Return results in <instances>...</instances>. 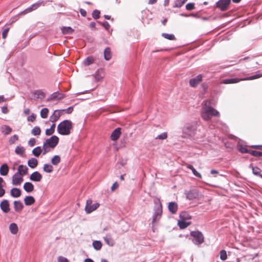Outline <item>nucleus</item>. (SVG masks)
Wrapping results in <instances>:
<instances>
[{
    "mask_svg": "<svg viewBox=\"0 0 262 262\" xmlns=\"http://www.w3.org/2000/svg\"><path fill=\"white\" fill-rule=\"evenodd\" d=\"M18 140V137L16 135H14L11 137L9 140V143L10 145H12L15 143L16 141Z\"/></svg>",
    "mask_w": 262,
    "mask_h": 262,
    "instance_id": "nucleus-48",
    "label": "nucleus"
},
{
    "mask_svg": "<svg viewBox=\"0 0 262 262\" xmlns=\"http://www.w3.org/2000/svg\"><path fill=\"white\" fill-rule=\"evenodd\" d=\"M23 176L17 172H16L12 178V183L14 185H20L23 182Z\"/></svg>",
    "mask_w": 262,
    "mask_h": 262,
    "instance_id": "nucleus-7",
    "label": "nucleus"
},
{
    "mask_svg": "<svg viewBox=\"0 0 262 262\" xmlns=\"http://www.w3.org/2000/svg\"><path fill=\"white\" fill-rule=\"evenodd\" d=\"M99 205H100L98 203L93 204L92 200L91 199H89L87 200L86 203L85 210L86 213H90L96 210L99 207Z\"/></svg>",
    "mask_w": 262,
    "mask_h": 262,
    "instance_id": "nucleus-3",
    "label": "nucleus"
},
{
    "mask_svg": "<svg viewBox=\"0 0 262 262\" xmlns=\"http://www.w3.org/2000/svg\"><path fill=\"white\" fill-rule=\"evenodd\" d=\"M63 34H71L74 32V29L70 27H63L61 28Z\"/></svg>",
    "mask_w": 262,
    "mask_h": 262,
    "instance_id": "nucleus-28",
    "label": "nucleus"
},
{
    "mask_svg": "<svg viewBox=\"0 0 262 262\" xmlns=\"http://www.w3.org/2000/svg\"><path fill=\"white\" fill-rule=\"evenodd\" d=\"M100 14V11L98 10H94L92 13V16H99Z\"/></svg>",
    "mask_w": 262,
    "mask_h": 262,
    "instance_id": "nucleus-59",
    "label": "nucleus"
},
{
    "mask_svg": "<svg viewBox=\"0 0 262 262\" xmlns=\"http://www.w3.org/2000/svg\"><path fill=\"white\" fill-rule=\"evenodd\" d=\"M64 97V95L62 94L59 93L57 92L54 93L51 96L49 100H60Z\"/></svg>",
    "mask_w": 262,
    "mask_h": 262,
    "instance_id": "nucleus-17",
    "label": "nucleus"
},
{
    "mask_svg": "<svg viewBox=\"0 0 262 262\" xmlns=\"http://www.w3.org/2000/svg\"><path fill=\"white\" fill-rule=\"evenodd\" d=\"M9 30H10L9 28H7L4 29V30H3V31L2 32V37L3 39L6 38L8 33L9 31Z\"/></svg>",
    "mask_w": 262,
    "mask_h": 262,
    "instance_id": "nucleus-52",
    "label": "nucleus"
},
{
    "mask_svg": "<svg viewBox=\"0 0 262 262\" xmlns=\"http://www.w3.org/2000/svg\"><path fill=\"white\" fill-rule=\"evenodd\" d=\"M14 207L16 212H20L23 209L24 206L20 201H15L14 202Z\"/></svg>",
    "mask_w": 262,
    "mask_h": 262,
    "instance_id": "nucleus-22",
    "label": "nucleus"
},
{
    "mask_svg": "<svg viewBox=\"0 0 262 262\" xmlns=\"http://www.w3.org/2000/svg\"><path fill=\"white\" fill-rule=\"evenodd\" d=\"M34 95L38 99H43L46 97V93L42 90H36L34 93Z\"/></svg>",
    "mask_w": 262,
    "mask_h": 262,
    "instance_id": "nucleus-23",
    "label": "nucleus"
},
{
    "mask_svg": "<svg viewBox=\"0 0 262 262\" xmlns=\"http://www.w3.org/2000/svg\"><path fill=\"white\" fill-rule=\"evenodd\" d=\"M43 154L45 155L49 151L48 148H49L45 143L43 144Z\"/></svg>",
    "mask_w": 262,
    "mask_h": 262,
    "instance_id": "nucleus-56",
    "label": "nucleus"
},
{
    "mask_svg": "<svg viewBox=\"0 0 262 262\" xmlns=\"http://www.w3.org/2000/svg\"><path fill=\"white\" fill-rule=\"evenodd\" d=\"M35 199L32 196H27L24 199V202L26 205L30 206L35 203Z\"/></svg>",
    "mask_w": 262,
    "mask_h": 262,
    "instance_id": "nucleus-25",
    "label": "nucleus"
},
{
    "mask_svg": "<svg viewBox=\"0 0 262 262\" xmlns=\"http://www.w3.org/2000/svg\"><path fill=\"white\" fill-rule=\"evenodd\" d=\"M227 258L226 251L222 250L220 251V258L222 260H225Z\"/></svg>",
    "mask_w": 262,
    "mask_h": 262,
    "instance_id": "nucleus-50",
    "label": "nucleus"
},
{
    "mask_svg": "<svg viewBox=\"0 0 262 262\" xmlns=\"http://www.w3.org/2000/svg\"><path fill=\"white\" fill-rule=\"evenodd\" d=\"M261 77H262V74H257L255 75L250 76V77H248L246 78H244L243 80H251L259 78Z\"/></svg>",
    "mask_w": 262,
    "mask_h": 262,
    "instance_id": "nucleus-47",
    "label": "nucleus"
},
{
    "mask_svg": "<svg viewBox=\"0 0 262 262\" xmlns=\"http://www.w3.org/2000/svg\"><path fill=\"white\" fill-rule=\"evenodd\" d=\"M2 133L5 135H9L12 131V128L8 125H3L1 127Z\"/></svg>",
    "mask_w": 262,
    "mask_h": 262,
    "instance_id": "nucleus-20",
    "label": "nucleus"
},
{
    "mask_svg": "<svg viewBox=\"0 0 262 262\" xmlns=\"http://www.w3.org/2000/svg\"><path fill=\"white\" fill-rule=\"evenodd\" d=\"M104 57L105 60H109L112 57L111 49L107 48L104 51Z\"/></svg>",
    "mask_w": 262,
    "mask_h": 262,
    "instance_id": "nucleus-33",
    "label": "nucleus"
},
{
    "mask_svg": "<svg viewBox=\"0 0 262 262\" xmlns=\"http://www.w3.org/2000/svg\"><path fill=\"white\" fill-rule=\"evenodd\" d=\"M31 134L34 136H39L41 134V129L39 126H35L31 130Z\"/></svg>",
    "mask_w": 262,
    "mask_h": 262,
    "instance_id": "nucleus-38",
    "label": "nucleus"
},
{
    "mask_svg": "<svg viewBox=\"0 0 262 262\" xmlns=\"http://www.w3.org/2000/svg\"><path fill=\"white\" fill-rule=\"evenodd\" d=\"M202 80V75H199L189 80V84L193 88H195Z\"/></svg>",
    "mask_w": 262,
    "mask_h": 262,
    "instance_id": "nucleus-8",
    "label": "nucleus"
},
{
    "mask_svg": "<svg viewBox=\"0 0 262 262\" xmlns=\"http://www.w3.org/2000/svg\"><path fill=\"white\" fill-rule=\"evenodd\" d=\"M59 138L56 136H53L47 139L44 142L49 147L54 148L59 142Z\"/></svg>",
    "mask_w": 262,
    "mask_h": 262,
    "instance_id": "nucleus-4",
    "label": "nucleus"
},
{
    "mask_svg": "<svg viewBox=\"0 0 262 262\" xmlns=\"http://www.w3.org/2000/svg\"><path fill=\"white\" fill-rule=\"evenodd\" d=\"M210 101L206 100L204 102V105L202 107V117L205 120H209L211 116H219V112L209 106Z\"/></svg>",
    "mask_w": 262,
    "mask_h": 262,
    "instance_id": "nucleus-1",
    "label": "nucleus"
},
{
    "mask_svg": "<svg viewBox=\"0 0 262 262\" xmlns=\"http://www.w3.org/2000/svg\"><path fill=\"white\" fill-rule=\"evenodd\" d=\"M34 188V185L31 182H26L24 185V189L28 192L33 191Z\"/></svg>",
    "mask_w": 262,
    "mask_h": 262,
    "instance_id": "nucleus-21",
    "label": "nucleus"
},
{
    "mask_svg": "<svg viewBox=\"0 0 262 262\" xmlns=\"http://www.w3.org/2000/svg\"><path fill=\"white\" fill-rule=\"evenodd\" d=\"M178 224L181 229H185L190 225V222H187L186 220H180L178 221Z\"/></svg>",
    "mask_w": 262,
    "mask_h": 262,
    "instance_id": "nucleus-27",
    "label": "nucleus"
},
{
    "mask_svg": "<svg viewBox=\"0 0 262 262\" xmlns=\"http://www.w3.org/2000/svg\"><path fill=\"white\" fill-rule=\"evenodd\" d=\"M49 113V110L47 108H44L40 111V116L42 118H47Z\"/></svg>",
    "mask_w": 262,
    "mask_h": 262,
    "instance_id": "nucleus-45",
    "label": "nucleus"
},
{
    "mask_svg": "<svg viewBox=\"0 0 262 262\" xmlns=\"http://www.w3.org/2000/svg\"><path fill=\"white\" fill-rule=\"evenodd\" d=\"M121 128L118 127L115 129L111 134V138L113 141H116L121 135Z\"/></svg>",
    "mask_w": 262,
    "mask_h": 262,
    "instance_id": "nucleus-12",
    "label": "nucleus"
},
{
    "mask_svg": "<svg viewBox=\"0 0 262 262\" xmlns=\"http://www.w3.org/2000/svg\"><path fill=\"white\" fill-rule=\"evenodd\" d=\"M11 195L14 198H18L21 195V192L19 189L13 188L10 191Z\"/></svg>",
    "mask_w": 262,
    "mask_h": 262,
    "instance_id": "nucleus-19",
    "label": "nucleus"
},
{
    "mask_svg": "<svg viewBox=\"0 0 262 262\" xmlns=\"http://www.w3.org/2000/svg\"><path fill=\"white\" fill-rule=\"evenodd\" d=\"M80 12L81 15L83 16H85L86 15V11L83 9H80Z\"/></svg>",
    "mask_w": 262,
    "mask_h": 262,
    "instance_id": "nucleus-63",
    "label": "nucleus"
},
{
    "mask_svg": "<svg viewBox=\"0 0 262 262\" xmlns=\"http://www.w3.org/2000/svg\"><path fill=\"white\" fill-rule=\"evenodd\" d=\"M105 243L110 246H113L115 244L114 240L110 237L106 236L104 237Z\"/></svg>",
    "mask_w": 262,
    "mask_h": 262,
    "instance_id": "nucleus-41",
    "label": "nucleus"
},
{
    "mask_svg": "<svg viewBox=\"0 0 262 262\" xmlns=\"http://www.w3.org/2000/svg\"><path fill=\"white\" fill-rule=\"evenodd\" d=\"M25 149L24 148V147L23 146H16L15 150V153L16 154L19 155H22L25 152Z\"/></svg>",
    "mask_w": 262,
    "mask_h": 262,
    "instance_id": "nucleus-44",
    "label": "nucleus"
},
{
    "mask_svg": "<svg viewBox=\"0 0 262 262\" xmlns=\"http://www.w3.org/2000/svg\"><path fill=\"white\" fill-rule=\"evenodd\" d=\"M93 246L95 250H99L101 249L102 244L99 241H95L93 243Z\"/></svg>",
    "mask_w": 262,
    "mask_h": 262,
    "instance_id": "nucleus-37",
    "label": "nucleus"
},
{
    "mask_svg": "<svg viewBox=\"0 0 262 262\" xmlns=\"http://www.w3.org/2000/svg\"><path fill=\"white\" fill-rule=\"evenodd\" d=\"M42 178V175L38 171L33 172L30 177V179L34 182H40Z\"/></svg>",
    "mask_w": 262,
    "mask_h": 262,
    "instance_id": "nucleus-10",
    "label": "nucleus"
},
{
    "mask_svg": "<svg viewBox=\"0 0 262 262\" xmlns=\"http://www.w3.org/2000/svg\"><path fill=\"white\" fill-rule=\"evenodd\" d=\"M0 207L5 213H7L10 211L9 203L8 200H3L0 204Z\"/></svg>",
    "mask_w": 262,
    "mask_h": 262,
    "instance_id": "nucleus-11",
    "label": "nucleus"
},
{
    "mask_svg": "<svg viewBox=\"0 0 262 262\" xmlns=\"http://www.w3.org/2000/svg\"><path fill=\"white\" fill-rule=\"evenodd\" d=\"M4 183V180L0 177V198L3 196L5 193V190L3 188V183Z\"/></svg>",
    "mask_w": 262,
    "mask_h": 262,
    "instance_id": "nucleus-43",
    "label": "nucleus"
},
{
    "mask_svg": "<svg viewBox=\"0 0 262 262\" xmlns=\"http://www.w3.org/2000/svg\"><path fill=\"white\" fill-rule=\"evenodd\" d=\"M28 164L30 167L34 168L38 165V161L36 159L32 158L28 160Z\"/></svg>",
    "mask_w": 262,
    "mask_h": 262,
    "instance_id": "nucleus-24",
    "label": "nucleus"
},
{
    "mask_svg": "<svg viewBox=\"0 0 262 262\" xmlns=\"http://www.w3.org/2000/svg\"><path fill=\"white\" fill-rule=\"evenodd\" d=\"M180 220H190L191 217L189 213L186 211H183L180 214Z\"/></svg>",
    "mask_w": 262,
    "mask_h": 262,
    "instance_id": "nucleus-31",
    "label": "nucleus"
},
{
    "mask_svg": "<svg viewBox=\"0 0 262 262\" xmlns=\"http://www.w3.org/2000/svg\"><path fill=\"white\" fill-rule=\"evenodd\" d=\"M60 116V114L59 113L57 112V111H55L54 114L52 116H51V120L52 122H56L57 121Z\"/></svg>",
    "mask_w": 262,
    "mask_h": 262,
    "instance_id": "nucleus-42",
    "label": "nucleus"
},
{
    "mask_svg": "<svg viewBox=\"0 0 262 262\" xmlns=\"http://www.w3.org/2000/svg\"><path fill=\"white\" fill-rule=\"evenodd\" d=\"M231 0H219L216 3V7L222 11H226L230 4Z\"/></svg>",
    "mask_w": 262,
    "mask_h": 262,
    "instance_id": "nucleus-6",
    "label": "nucleus"
},
{
    "mask_svg": "<svg viewBox=\"0 0 262 262\" xmlns=\"http://www.w3.org/2000/svg\"><path fill=\"white\" fill-rule=\"evenodd\" d=\"M73 127V123L70 120H65L58 125L57 131L61 135H69Z\"/></svg>",
    "mask_w": 262,
    "mask_h": 262,
    "instance_id": "nucleus-2",
    "label": "nucleus"
},
{
    "mask_svg": "<svg viewBox=\"0 0 262 262\" xmlns=\"http://www.w3.org/2000/svg\"><path fill=\"white\" fill-rule=\"evenodd\" d=\"M252 172L254 174L262 178V170L259 168L253 167L252 168Z\"/></svg>",
    "mask_w": 262,
    "mask_h": 262,
    "instance_id": "nucleus-35",
    "label": "nucleus"
},
{
    "mask_svg": "<svg viewBox=\"0 0 262 262\" xmlns=\"http://www.w3.org/2000/svg\"><path fill=\"white\" fill-rule=\"evenodd\" d=\"M39 5H40L39 4H34L33 5H32L30 7L26 9L24 11H23L20 13V14L21 15H25V14H27L28 13L32 11L33 10L36 9L38 7H39Z\"/></svg>",
    "mask_w": 262,
    "mask_h": 262,
    "instance_id": "nucleus-18",
    "label": "nucleus"
},
{
    "mask_svg": "<svg viewBox=\"0 0 262 262\" xmlns=\"http://www.w3.org/2000/svg\"><path fill=\"white\" fill-rule=\"evenodd\" d=\"M200 196V193L196 190H190L186 194L187 198L190 200L198 199Z\"/></svg>",
    "mask_w": 262,
    "mask_h": 262,
    "instance_id": "nucleus-9",
    "label": "nucleus"
},
{
    "mask_svg": "<svg viewBox=\"0 0 262 262\" xmlns=\"http://www.w3.org/2000/svg\"><path fill=\"white\" fill-rule=\"evenodd\" d=\"M94 61V58L92 56H89L85 58V59L83 61V64L86 66H89L92 64Z\"/></svg>",
    "mask_w": 262,
    "mask_h": 262,
    "instance_id": "nucleus-39",
    "label": "nucleus"
},
{
    "mask_svg": "<svg viewBox=\"0 0 262 262\" xmlns=\"http://www.w3.org/2000/svg\"><path fill=\"white\" fill-rule=\"evenodd\" d=\"M195 8L194 3H188L186 5V9L187 10H192Z\"/></svg>",
    "mask_w": 262,
    "mask_h": 262,
    "instance_id": "nucleus-53",
    "label": "nucleus"
},
{
    "mask_svg": "<svg viewBox=\"0 0 262 262\" xmlns=\"http://www.w3.org/2000/svg\"><path fill=\"white\" fill-rule=\"evenodd\" d=\"M61 161V159L59 156H54L51 159V163L54 165H57Z\"/></svg>",
    "mask_w": 262,
    "mask_h": 262,
    "instance_id": "nucleus-36",
    "label": "nucleus"
},
{
    "mask_svg": "<svg viewBox=\"0 0 262 262\" xmlns=\"http://www.w3.org/2000/svg\"><path fill=\"white\" fill-rule=\"evenodd\" d=\"M102 25H103V27L107 30H108V29H110V26L109 25V24H108V23L107 22H106V21L104 22Z\"/></svg>",
    "mask_w": 262,
    "mask_h": 262,
    "instance_id": "nucleus-61",
    "label": "nucleus"
},
{
    "mask_svg": "<svg viewBox=\"0 0 262 262\" xmlns=\"http://www.w3.org/2000/svg\"><path fill=\"white\" fill-rule=\"evenodd\" d=\"M36 143V140L35 138H31L29 141H28V144L30 146H33L35 145Z\"/></svg>",
    "mask_w": 262,
    "mask_h": 262,
    "instance_id": "nucleus-55",
    "label": "nucleus"
},
{
    "mask_svg": "<svg viewBox=\"0 0 262 262\" xmlns=\"http://www.w3.org/2000/svg\"><path fill=\"white\" fill-rule=\"evenodd\" d=\"M2 112L4 114H7L9 112L7 106H4L2 107Z\"/></svg>",
    "mask_w": 262,
    "mask_h": 262,
    "instance_id": "nucleus-60",
    "label": "nucleus"
},
{
    "mask_svg": "<svg viewBox=\"0 0 262 262\" xmlns=\"http://www.w3.org/2000/svg\"><path fill=\"white\" fill-rule=\"evenodd\" d=\"M36 119V115L35 114H32L31 115H30V116H29L27 118V120L28 121H30V122H33L34 121H35Z\"/></svg>",
    "mask_w": 262,
    "mask_h": 262,
    "instance_id": "nucleus-54",
    "label": "nucleus"
},
{
    "mask_svg": "<svg viewBox=\"0 0 262 262\" xmlns=\"http://www.w3.org/2000/svg\"><path fill=\"white\" fill-rule=\"evenodd\" d=\"M186 167L188 168H189V169L191 170L193 174L195 177H198L199 178H202L201 174L195 170V169L193 167L192 165L187 164H186Z\"/></svg>",
    "mask_w": 262,
    "mask_h": 262,
    "instance_id": "nucleus-30",
    "label": "nucleus"
},
{
    "mask_svg": "<svg viewBox=\"0 0 262 262\" xmlns=\"http://www.w3.org/2000/svg\"><path fill=\"white\" fill-rule=\"evenodd\" d=\"M9 168L7 164H3L0 167V174L1 176H7L9 172Z\"/></svg>",
    "mask_w": 262,
    "mask_h": 262,
    "instance_id": "nucleus-14",
    "label": "nucleus"
},
{
    "mask_svg": "<svg viewBox=\"0 0 262 262\" xmlns=\"http://www.w3.org/2000/svg\"><path fill=\"white\" fill-rule=\"evenodd\" d=\"M54 132L50 128L47 129L46 130V135L47 136H51L53 134Z\"/></svg>",
    "mask_w": 262,
    "mask_h": 262,
    "instance_id": "nucleus-58",
    "label": "nucleus"
},
{
    "mask_svg": "<svg viewBox=\"0 0 262 262\" xmlns=\"http://www.w3.org/2000/svg\"><path fill=\"white\" fill-rule=\"evenodd\" d=\"M42 152V149L40 146L34 148L32 150L33 154L36 157H39Z\"/></svg>",
    "mask_w": 262,
    "mask_h": 262,
    "instance_id": "nucleus-40",
    "label": "nucleus"
},
{
    "mask_svg": "<svg viewBox=\"0 0 262 262\" xmlns=\"http://www.w3.org/2000/svg\"><path fill=\"white\" fill-rule=\"evenodd\" d=\"M161 213H162V210H160V213H157L154 217L153 222H155L157 218L159 219L160 217Z\"/></svg>",
    "mask_w": 262,
    "mask_h": 262,
    "instance_id": "nucleus-62",
    "label": "nucleus"
},
{
    "mask_svg": "<svg viewBox=\"0 0 262 262\" xmlns=\"http://www.w3.org/2000/svg\"><path fill=\"white\" fill-rule=\"evenodd\" d=\"M58 262H69L68 259L62 256H59L58 258Z\"/></svg>",
    "mask_w": 262,
    "mask_h": 262,
    "instance_id": "nucleus-57",
    "label": "nucleus"
},
{
    "mask_svg": "<svg viewBox=\"0 0 262 262\" xmlns=\"http://www.w3.org/2000/svg\"><path fill=\"white\" fill-rule=\"evenodd\" d=\"M104 76V74L102 70H98L95 75L96 80L99 81L102 79Z\"/></svg>",
    "mask_w": 262,
    "mask_h": 262,
    "instance_id": "nucleus-32",
    "label": "nucleus"
},
{
    "mask_svg": "<svg viewBox=\"0 0 262 262\" xmlns=\"http://www.w3.org/2000/svg\"><path fill=\"white\" fill-rule=\"evenodd\" d=\"M238 150L243 154L249 153L250 152V150L247 149V147L245 145H243L242 144H238L237 145Z\"/></svg>",
    "mask_w": 262,
    "mask_h": 262,
    "instance_id": "nucleus-29",
    "label": "nucleus"
},
{
    "mask_svg": "<svg viewBox=\"0 0 262 262\" xmlns=\"http://www.w3.org/2000/svg\"><path fill=\"white\" fill-rule=\"evenodd\" d=\"M28 167L23 165H20L18 166V170H17V173L19 174H20L23 176L27 174L28 173Z\"/></svg>",
    "mask_w": 262,
    "mask_h": 262,
    "instance_id": "nucleus-15",
    "label": "nucleus"
},
{
    "mask_svg": "<svg viewBox=\"0 0 262 262\" xmlns=\"http://www.w3.org/2000/svg\"><path fill=\"white\" fill-rule=\"evenodd\" d=\"M191 235L194 237L193 242L195 244L199 245L204 242V236L201 232L192 231L191 232Z\"/></svg>",
    "mask_w": 262,
    "mask_h": 262,
    "instance_id": "nucleus-5",
    "label": "nucleus"
},
{
    "mask_svg": "<svg viewBox=\"0 0 262 262\" xmlns=\"http://www.w3.org/2000/svg\"><path fill=\"white\" fill-rule=\"evenodd\" d=\"M242 80H243V79H239V78L225 79L223 80L222 83H224V84L235 83L239 82Z\"/></svg>",
    "mask_w": 262,
    "mask_h": 262,
    "instance_id": "nucleus-16",
    "label": "nucleus"
},
{
    "mask_svg": "<svg viewBox=\"0 0 262 262\" xmlns=\"http://www.w3.org/2000/svg\"><path fill=\"white\" fill-rule=\"evenodd\" d=\"M167 138V133H163L155 138V139L164 140Z\"/></svg>",
    "mask_w": 262,
    "mask_h": 262,
    "instance_id": "nucleus-51",
    "label": "nucleus"
},
{
    "mask_svg": "<svg viewBox=\"0 0 262 262\" xmlns=\"http://www.w3.org/2000/svg\"><path fill=\"white\" fill-rule=\"evenodd\" d=\"M249 154L253 156L259 157L262 156V152L250 150Z\"/></svg>",
    "mask_w": 262,
    "mask_h": 262,
    "instance_id": "nucleus-49",
    "label": "nucleus"
},
{
    "mask_svg": "<svg viewBox=\"0 0 262 262\" xmlns=\"http://www.w3.org/2000/svg\"><path fill=\"white\" fill-rule=\"evenodd\" d=\"M118 184H117V182H115L112 185V186L111 187V189H112V190L114 191L116 188H118Z\"/></svg>",
    "mask_w": 262,
    "mask_h": 262,
    "instance_id": "nucleus-64",
    "label": "nucleus"
},
{
    "mask_svg": "<svg viewBox=\"0 0 262 262\" xmlns=\"http://www.w3.org/2000/svg\"><path fill=\"white\" fill-rule=\"evenodd\" d=\"M9 230L13 234H16L18 231V226L15 223H11L9 225Z\"/></svg>",
    "mask_w": 262,
    "mask_h": 262,
    "instance_id": "nucleus-26",
    "label": "nucleus"
},
{
    "mask_svg": "<svg viewBox=\"0 0 262 262\" xmlns=\"http://www.w3.org/2000/svg\"><path fill=\"white\" fill-rule=\"evenodd\" d=\"M168 208L172 214H175L178 211V205L175 202H170L168 204Z\"/></svg>",
    "mask_w": 262,
    "mask_h": 262,
    "instance_id": "nucleus-13",
    "label": "nucleus"
},
{
    "mask_svg": "<svg viewBox=\"0 0 262 262\" xmlns=\"http://www.w3.org/2000/svg\"><path fill=\"white\" fill-rule=\"evenodd\" d=\"M43 170L45 172L51 173L53 171V167L49 164H45L43 167Z\"/></svg>",
    "mask_w": 262,
    "mask_h": 262,
    "instance_id": "nucleus-34",
    "label": "nucleus"
},
{
    "mask_svg": "<svg viewBox=\"0 0 262 262\" xmlns=\"http://www.w3.org/2000/svg\"><path fill=\"white\" fill-rule=\"evenodd\" d=\"M162 36L166 39L170 40H173L176 39V37L173 34H169L167 33H162Z\"/></svg>",
    "mask_w": 262,
    "mask_h": 262,
    "instance_id": "nucleus-46",
    "label": "nucleus"
}]
</instances>
